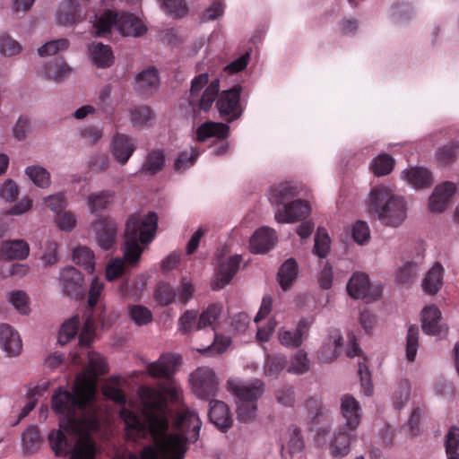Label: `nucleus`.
Wrapping results in <instances>:
<instances>
[{"instance_id": "1", "label": "nucleus", "mask_w": 459, "mask_h": 459, "mask_svg": "<svg viewBox=\"0 0 459 459\" xmlns=\"http://www.w3.org/2000/svg\"><path fill=\"white\" fill-rule=\"evenodd\" d=\"M96 388L93 383L84 377L78 376L69 392L58 387L52 397V407L60 416L58 430L48 434V442L56 456L69 459H93L95 446L88 429L94 425L93 417H85L86 410H91Z\"/></svg>"}, {"instance_id": "2", "label": "nucleus", "mask_w": 459, "mask_h": 459, "mask_svg": "<svg viewBox=\"0 0 459 459\" xmlns=\"http://www.w3.org/2000/svg\"><path fill=\"white\" fill-rule=\"evenodd\" d=\"M181 388L174 382L160 386V390L151 387H141L139 394L143 407L144 420L123 407L120 417L125 422V431L128 439L135 441L138 438L151 437L153 441L165 440L169 426V411L166 397L172 402H178L181 395Z\"/></svg>"}, {"instance_id": "3", "label": "nucleus", "mask_w": 459, "mask_h": 459, "mask_svg": "<svg viewBox=\"0 0 459 459\" xmlns=\"http://www.w3.org/2000/svg\"><path fill=\"white\" fill-rule=\"evenodd\" d=\"M158 216L149 212L146 216L132 214L126 221L125 230L124 260L115 258L106 267V278L111 281L118 278L124 272L125 262L134 265L140 260L143 248L139 243L149 244L156 235Z\"/></svg>"}, {"instance_id": "4", "label": "nucleus", "mask_w": 459, "mask_h": 459, "mask_svg": "<svg viewBox=\"0 0 459 459\" xmlns=\"http://www.w3.org/2000/svg\"><path fill=\"white\" fill-rule=\"evenodd\" d=\"M174 433L165 440L155 441V446H146L140 454L141 459H184L186 443H195L202 428L198 414L189 408L183 409L178 415Z\"/></svg>"}, {"instance_id": "5", "label": "nucleus", "mask_w": 459, "mask_h": 459, "mask_svg": "<svg viewBox=\"0 0 459 459\" xmlns=\"http://www.w3.org/2000/svg\"><path fill=\"white\" fill-rule=\"evenodd\" d=\"M368 212L376 214L380 222L396 228L406 219V202L387 186L373 187L368 195Z\"/></svg>"}, {"instance_id": "6", "label": "nucleus", "mask_w": 459, "mask_h": 459, "mask_svg": "<svg viewBox=\"0 0 459 459\" xmlns=\"http://www.w3.org/2000/svg\"><path fill=\"white\" fill-rule=\"evenodd\" d=\"M227 385L229 391L236 399L238 420L244 423L252 421L256 415L257 401L264 393L263 381L230 379Z\"/></svg>"}, {"instance_id": "7", "label": "nucleus", "mask_w": 459, "mask_h": 459, "mask_svg": "<svg viewBox=\"0 0 459 459\" xmlns=\"http://www.w3.org/2000/svg\"><path fill=\"white\" fill-rule=\"evenodd\" d=\"M219 91V79H214L209 83L208 73L200 74L191 81L188 103L194 111L198 108L207 112L212 108Z\"/></svg>"}, {"instance_id": "8", "label": "nucleus", "mask_w": 459, "mask_h": 459, "mask_svg": "<svg viewBox=\"0 0 459 459\" xmlns=\"http://www.w3.org/2000/svg\"><path fill=\"white\" fill-rule=\"evenodd\" d=\"M222 312V307L220 304H210L202 311L199 316V326L202 328L212 327L214 331V341L212 344L203 350L198 351L207 356H213L224 352L230 345V339L224 336H219L215 333V326Z\"/></svg>"}, {"instance_id": "9", "label": "nucleus", "mask_w": 459, "mask_h": 459, "mask_svg": "<svg viewBox=\"0 0 459 459\" xmlns=\"http://www.w3.org/2000/svg\"><path fill=\"white\" fill-rule=\"evenodd\" d=\"M193 394L201 400L209 401L219 391V380L212 368L198 367L189 376Z\"/></svg>"}, {"instance_id": "10", "label": "nucleus", "mask_w": 459, "mask_h": 459, "mask_svg": "<svg viewBox=\"0 0 459 459\" xmlns=\"http://www.w3.org/2000/svg\"><path fill=\"white\" fill-rule=\"evenodd\" d=\"M241 91L242 87L238 84L230 90L223 91L217 97L216 108L220 117L227 122L230 123L237 120L243 113V108L240 104Z\"/></svg>"}, {"instance_id": "11", "label": "nucleus", "mask_w": 459, "mask_h": 459, "mask_svg": "<svg viewBox=\"0 0 459 459\" xmlns=\"http://www.w3.org/2000/svg\"><path fill=\"white\" fill-rule=\"evenodd\" d=\"M347 290L353 299H361L369 303L378 299L382 295L380 286L369 283L368 275L363 273H355L347 284Z\"/></svg>"}, {"instance_id": "12", "label": "nucleus", "mask_w": 459, "mask_h": 459, "mask_svg": "<svg viewBox=\"0 0 459 459\" xmlns=\"http://www.w3.org/2000/svg\"><path fill=\"white\" fill-rule=\"evenodd\" d=\"M358 439L357 429L338 426L329 444V452L333 458H343L351 452V446Z\"/></svg>"}, {"instance_id": "13", "label": "nucleus", "mask_w": 459, "mask_h": 459, "mask_svg": "<svg viewBox=\"0 0 459 459\" xmlns=\"http://www.w3.org/2000/svg\"><path fill=\"white\" fill-rule=\"evenodd\" d=\"M91 228L101 249L109 250L113 247L117 233V224L112 218L97 216L91 222Z\"/></svg>"}, {"instance_id": "14", "label": "nucleus", "mask_w": 459, "mask_h": 459, "mask_svg": "<svg viewBox=\"0 0 459 459\" xmlns=\"http://www.w3.org/2000/svg\"><path fill=\"white\" fill-rule=\"evenodd\" d=\"M181 359L178 353H163L156 361L149 363L146 369L152 377L171 380L177 367L181 364Z\"/></svg>"}, {"instance_id": "15", "label": "nucleus", "mask_w": 459, "mask_h": 459, "mask_svg": "<svg viewBox=\"0 0 459 459\" xmlns=\"http://www.w3.org/2000/svg\"><path fill=\"white\" fill-rule=\"evenodd\" d=\"M136 150L134 139L125 134H116L110 143V152L120 165H126Z\"/></svg>"}, {"instance_id": "16", "label": "nucleus", "mask_w": 459, "mask_h": 459, "mask_svg": "<svg viewBox=\"0 0 459 459\" xmlns=\"http://www.w3.org/2000/svg\"><path fill=\"white\" fill-rule=\"evenodd\" d=\"M159 71L150 66L139 72L134 77V89L142 96L149 97L160 87Z\"/></svg>"}, {"instance_id": "17", "label": "nucleus", "mask_w": 459, "mask_h": 459, "mask_svg": "<svg viewBox=\"0 0 459 459\" xmlns=\"http://www.w3.org/2000/svg\"><path fill=\"white\" fill-rule=\"evenodd\" d=\"M421 326L428 335L442 337L447 333V327L441 324V312L435 305L422 310Z\"/></svg>"}, {"instance_id": "18", "label": "nucleus", "mask_w": 459, "mask_h": 459, "mask_svg": "<svg viewBox=\"0 0 459 459\" xmlns=\"http://www.w3.org/2000/svg\"><path fill=\"white\" fill-rule=\"evenodd\" d=\"M341 414L344 419L342 427H349L358 429L362 418V411L359 403L351 394H344L341 398Z\"/></svg>"}, {"instance_id": "19", "label": "nucleus", "mask_w": 459, "mask_h": 459, "mask_svg": "<svg viewBox=\"0 0 459 459\" xmlns=\"http://www.w3.org/2000/svg\"><path fill=\"white\" fill-rule=\"evenodd\" d=\"M60 283L63 291L77 299L83 293V277L81 272L73 266H67L60 272Z\"/></svg>"}, {"instance_id": "20", "label": "nucleus", "mask_w": 459, "mask_h": 459, "mask_svg": "<svg viewBox=\"0 0 459 459\" xmlns=\"http://www.w3.org/2000/svg\"><path fill=\"white\" fill-rule=\"evenodd\" d=\"M241 263V255H235L221 261L219 264L216 280L212 282L213 290H219L230 284L232 278L238 271Z\"/></svg>"}, {"instance_id": "21", "label": "nucleus", "mask_w": 459, "mask_h": 459, "mask_svg": "<svg viewBox=\"0 0 459 459\" xmlns=\"http://www.w3.org/2000/svg\"><path fill=\"white\" fill-rule=\"evenodd\" d=\"M117 30L122 36L141 37L147 32V26L136 15L126 12L119 13L117 21Z\"/></svg>"}, {"instance_id": "22", "label": "nucleus", "mask_w": 459, "mask_h": 459, "mask_svg": "<svg viewBox=\"0 0 459 459\" xmlns=\"http://www.w3.org/2000/svg\"><path fill=\"white\" fill-rule=\"evenodd\" d=\"M310 212L308 204L300 199L291 201L282 208H277L275 219L281 223H290L306 217Z\"/></svg>"}, {"instance_id": "23", "label": "nucleus", "mask_w": 459, "mask_h": 459, "mask_svg": "<svg viewBox=\"0 0 459 459\" xmlns=\"http://www.w3.org/2000/svg\"><path fill=\"white\" fill-rule=\"evenodd\" d=\"M342 336L338 329H331L325 338L321 351L318 353V360L322 363H329L335 359L342 352Z\"/></svg>"}, {"instance_id": "24", "label": "nucleus", "mask_w": 459, "mask_h": 459, "mask_svg": "<svg viewBox=\"0 0 459 459\" xmlns=\"http://www.w3.org/2000/svg\"><path fill=\"white\" fill-rule=\"evenodd\" d=\"M276 240L277 235L274 230L261 227L250 238V251L255 254H264L274 247Z\"/></svg>"}, {"instance_id": "25", "label": "nucleus", "mask_w": 459, "mask_h": 459, "mask_svg": "<svg viewBox=\"0 0 459 459\" xmlns=\"http://www.w3.org/2000/svg\"><path fill=\"white\" fill-rule=\"evenodd\" d=\"M56 22L60 25L69 26L82 20V8L77 0H63L56 13Z\"/></svg>"}, {"instance_id": "26", "label": "nucleus", "mask_w": 459, "mask_h": 459, "mask_svg": "<svg viewBox=\"0 0 459 459\" xmlns=\"http://www.w3.org/2000/svg\"><path fill=\"white\" fill-rule=\"evenodd\" d=\"M209 419L222 432L228 431L232 426V418L228 405L219 400L211 399Z\"/></svg>"}, {"instance_id": "27", "label": "nucleus", "mask_w": 459, "mask_h": 459, "mask_svg": "<svg viewBox=\"0 0 459 459\" xmlns=\"http://www.w3.org/2000/svg\"><path fill=\"white\" fill-rule=\"evenodd\" d=\"M401 177L415 189L428 188L433 184L431 171L423 167H410L403 169Z\"/></svg>"}, {"instance_id": "28", "label": "nucleus", "mask_w": 459, "mask_h": 459, "mask_svg": "<svg viewBox=\"0 0 459 459\" xmlns=\"http://www.w3.org/2000/svg\"><path fill=\"white\" fill-rule=\"evenodd\" d=\"M299 193V187L292 182H282L271 188L269 201L271 204L280 208L289 204L290 200L298 196Z\"/></svg>"}, {"instance_id": "29", "label": "nucleus", "mask_w": 459, "mask_h": 459, "mask_svg": "<svg viewBox=\"0 0 459 459\" xmlns=\"http://www.w3.org/2000/svg\"><path fill=\"white\" fill-rule=\"evenodd\" d=\"M455 191V186L451 182L437 186L429 197L430 211L437 213L445 211Z\"/></svg>"}, {"instance_id": "30", "label": "nucleus", "mask_w": 459, "mask_h": 459, "mask_svg": "<svg viewBox=\"0 0 459 459\" xmlns=\"http://www.w3.org/2000/svg\"><path fill=\"white\" fill-rule=\"evenodd\" d=\"M0 347L8 356L18 355L22 349V341L14 329L7 325H0Z\"/></svg>"}, {"instance_id": "31", "label": "nucleus", "mask_w": 459, "mask_h": 459, "mask_svg": "<svg viewBox=\"0 0 459 459\" xmlns=\"http://www.w3.org/2000/svg\"><path fill=\"white\" fill-rule=\"evenodd\" d=\"M165 162L164 152L160 149H152L145 155L140 172L149 176L156 175L164 169Z\"/></svg>"}, {"instance_id": "32", "label": "nucleus", "mask_w": 459, "mask_h": 459, "mask_svg": "<svg viewBox=\"0 0 459 459\" xmlns=\"http://www.w3.org/2000/svg\"><path fill=\"white\" fill-rule=\"evenodd\" d=\"M89 54L92 63L98 68H107L114 63L113 52L108 45L100 42L92 43L89 47Z\"/></svg>"}, {"instance_id": "33", "label": "nucleus", "mask_w": 459, "mask_h": 459, "mask_svg": "<svg viewBox=\"0 0 459 459\" xmlns=\"http://www.w3.org/2000/svg\"><path fill=\"white\" fill-rule=\"evenodd\" d=\"M30 247L25 240L16 239L4 241L1 247L2 257L9 260H24L28 257Z\"/></svg>"}, {"instance_id": "34", "label": "nucleus", "mask_w": 459, "mask_h": 459, "mask_svg": "<svg viewBox=\"0 0 459 459\" xmlns=\"http://www.w3.org/2000/svg\"><path fill=\"white\" fill-rule=\"evenodd\" d=\"M229 131L230 127L226 124L208 121L196 129V139L199 142H205L211 137L224 139L228 136Z\"/></svg>"}, {"instance_id": "35", "label": "nucleus", "mask_w": 459, "mask_h": 459, "mask_svg": "<svg viewBox=\"0 0 459 459\" xmlns=\"http://www.w3.org/2000/svg\"><path fill=\"white\" fill-rule=\"evenodd\" d=\"M444 267L438 262L428 271L422 281L423 290L430 295L437 294L443 284Z\"/></svg>"}, {"instance_id": "36", "label": "nucleus", "mask_w": 459, "mask_h": 459, "mask_svg": "<svg viewBox=\"0 0 459 459\" xmlns=\"http://www.w3.org/2000/svg\"><path fill=\"white\" fill-rule=\"evenodd\" d=\"M115 195L113 190H102L90 194L87 196L89 212L91 214H97L107 209L113 202Z\"/></svg>"}, {"instance_id": "37", "label": "nucleus", "mask_w": 459, "mask_h": 459, "mask_svg": "<svg viewBox=\"0 0 459 459\" xmlns=\"http://www.w3.org/2000/svg\"><path fill=\"white\" fill-rule=\"evenodd\" d=\"M303 407L306 410V418L310 424H319L326 418L327 411L317 397L307 398Z\"/></svg>"}, {"instance_id": "38", "label": "nucleus", "mask_w": 459, "mask_h": 459, "mask_svg": "<svg viewBox=\"0 0 459 459\" xmlns=\"http://www.w3.org/2000/svg\"><path fill=\"white\" fill-rule=\"evenodd\" d=\"M129 116L133 126L138 128L151 126L155 120L154 113L148 106H138L131 108Z\"/></svg>"}, {"instance_id": "39", "label": "nucleus", "mask_w": 459, "mask_h": 459, "mask_svg": "<svg viewBox=\"0 0 459 459\" xmlns=\"http://www.w3.org/2000/svg\"><path fill=\"white\" fill-rule=\"evenodd\" d=\"M298 275V264L294 258L287 259L278 272L279 283L283 290H287L296 280Z\"/></svg>"}, {"instance_id": "40", "label": "nucleus", "mask_w": 459, "mask_h": 459, "mask_svg": "<svg viewBox=\"0 0 459 459\" xmlns=\"http://www.w3.org/2000/svg\"><path fill=\"white\" fill-rule=\"evenodd\" d=\"M41 439L38 428L30 426L22 435V445L24 455L35 454L40 446Z\"/></svg>"}, {"instance_id": "41", "label": "nucleus", "mask_w": 459, "mask_h": 459, "mask_svg": "<svg viewBox=\"0 0 459 459\" xmlns=\"http://www.w3.org/2000/svg\"><path fill=\"white\" fill-rule=\"evenodd\" d=\"M198 312L194 309L186 310L178 318V330L184 334H190L194 332L202 330L199 326Z\"/></svg>"}, {"instance_id": "42", "label": "nucleus", "mask_w": 459, "mask_h": 459, "mask_svg": "<svg viewBox=\"0 0 459 459\" xmlns=\"http://www.w3.org/2000/svg\"><path fill=\"white\" fill-rule=\"evenodd\" d=\"M25 175L39 188H48L51 184L48 170L39 165L29 166L25 169Z\"/></svg>"}, {"instance_id": "43", "label": "nucleus", "mask_w": 459, "mask_h": 459, "mask_svg": "<svg viewBox=\"0 0 459 459\" xmlns=\"http://www.w3.org/2000/svg\"><path fill=\"white\" fill-rule=\"evenodd\" d=\"M73 261L84 267L89 273H92L95 267L93 252L87 247L79 246L73 250Z\"/></svg>"}, {"instance_id": "44", "label": "nucleus", "mask_w": 459, "mask_h": 459, "mask_svg": "<svg viewBox=\"0 0 459 459\" xmlns=\"http://www.w3.org/2000/svg\"><path fill=\"white\" fill-rule=\"evenodd\" d=\"M287 366V358L282 354L267 355L264 359V372L267 377H276Z\"/></svg>"}, {"instance_id": "45", "label": "nucleus", "mask_w": 459, "mask_h": 459, "mask_svg": "<svg viewBox=\"0 0 459 459\" xmlns=\"http://www.w3.org/2000/svg\"><path fill=\"white\" fill-rule=\"evenodd\" d=\"M119 18V13L110 10L105 11L100 16L97 17L94 26L97 30V34L102 36L110 31L112 27L117 29V21Z\"/></svg>"}, {"instance_id": "46", "label": "nucleus", "mask_w": 459, "mask_h": 459, "mask_svg": "<svg viewBox=\"0 0 459 459\" xmlns=\"http://www.w3.org/2000/svg\"><path fill=\"white\" fill-rule=\"evenodd\" d=\"M445 448L447 459H459V427L449 428L445 436Z\"/></svg>"}, {"instance_id": "47", "label": "nucleus", "mask_w": 459, "mask_h": 459, "mask_svg": "<svg viewBox=\"0 0 459 459\" xmlns=\"http://www.w3.org/2000/svg\"><path fill=\"white\" fill-rule=\"evenodd\" d=\"M164 13L172 18H182L187 13L185 0H158Z\"/></svg>"}, {"instance_id": "48", "label": "nucleus", "mask_w": 459, "mask_h": 459, "mask_svg": "<svg viewBox=\"0 0 459 459\" xmlns=\"http://www.w3.org/2000/svg\"><path fill=\"white\" fill-rule=\"evenodd\" d=\"M155 300L159 305L165 307L176 302L177 291L171 285L166 282H160L154 291Z\"/></svg>"}, {"instance_id": "49", "label": "nucleus", "mask_w": 459, "mask_h": 459, "mask_svg": "<svg viewBox=\"0 0 459 459\" xmlns=\"http://www.w3.org/2000/svg\"><path fill=\"white\" fill-rule=\"evenodd\" d=\"M278 339L282 346L288 348H298L303 342V338L299 330L285 327H281L278 330Z\"/></svg>"}, {"instance_id": "50", "label": "nucleus", "mask_w": 459, "mask_h": 459, "mask_svg": "<svg viewBox=\"0 0 459 459\" xmlns=\"http://www.w3.org/2000/svg\"><path fill=\"white\" fill-rule=\"evenodd\" d=\"M420 271L418 262L407 261L396 272V281L402 284L409 283Z\"/></svg>"}, {"instance_id": "51", "label": "nucleus", "mask_w": 459, "mask_h": 459, "mask_svg": "<svg viewBox=\"0 0 459 459\" xmlns=\"http://www.w3.org/2000/svg\"><path fill=\"white\" fill-rule=\"evenodd\" d=\"M394 165V160L390 155L381 154L372 160L370 169L376 176L380 177L389 174L393 170Z\"/></svg>"}, {"instance_id": "52", "label": "nucleus", "mask_w": 459, "mask_h": 459, "mask_svg": "<svg viewBox=\"0 0 459 459\" xmlns=\"http://www.w3.org/2000/svg\"><path fill=\"white\" fill-rule=\"evenodd\" d=\"M72 68L62 60H55L45 70L46 76L55 81H61L70 75Z\"/></svg>"}, {"instance_id": "53", "label": "nucleus", "mask_w": 459, "mask_h": 459, "mask_svg": "<svg viewBox=\"0 0 459 459\" xmlns=\"http://www.w3.org/2000/svg\"><path fill=\"white\" fill-rule=\"evenodd\" d=\"M459 151L457 143H448L436 152V160L439 166H447L454 162L455 156Z\"/></svg>"}, {"instance_id": "54", "label": "nucleus", "mask_w": 459, "mask_h": 459, "mask_svg": "<svg viewBox=\"0 0 459 459\" xmlns=\"http://www.w3.org/2000/svg\"><path fill=\"white\" fill-rule=\"evenodd\" d=\"M130 319L137 325H145L152 322V311L143 305H133L128 307Z\"/></svg>"}, {"instance_id": "55", "label": "nucleus", "mask_w": 459, "mask_h": 459, "mask_svg": "<svg viewBox=\"0 0 459 459\" xmlns=\"http://www.w3.org/2000/svg\"><path fill=\"white\" fill-rule=\"evenodd\" d=\"M79 325V317L77 316H74L63 324L58 334V343L65 345L74 339L77 334Z\"/></svg>"}, {"instance_id": "56", "label": "nucleus", "mask_w": 459, "mask_h": 459, "mask_svg": "<svg viewBox=\"0 0 459 459\" xmlns=\"http://www.w3.org/2000/svg\"><path fill=\"white\" fill-rule=\"evenodd\" d=\"M330 238L324 228H318L316 237L313 253L320 258H325L330 251Z\"/></svg>"}, {"instance_id": "57", "label": "nucleus", "mask_w": 459, "mask_h": 459, "mask_svg": "<svg viewBox=\"0 0 459 459\" xmlns=\"http://www.w3.org/2000/svg\"><path fill=\"white\" fill-rule=\"evenodd\" d=\"M420 330L416 325H411L408 328L406 339V358L412 362L415 359L419 347Z\"/></svg>"}, {"instance_id": "58", "label": "nucleus", "mask_w": 459, "mask_h": 459, "mask_svg": "<svg viewBox=\"0 0 459 459\" xmlns=\"http://www.w3.org/2000/svg\"><path fill=\"white\" fill-rule=\"evenodd\" d=\"M309 370L307 354L303 350H299L291 359L288 372L295 375H303Z\"/></svg>"}, {"instance_id": "59", "label": "nucleus", "mask_w": 459, "mask_h": 459, "mask_svg": "<svg viewBox=\"0 0 459 459\" xmlns=\"http://www.w3.org/2000/svg\"><path fill=\"white\" fill-rule=\"evenodd\" d=\"M411 394V384L407 379H402L396 385L394 393V405L401 410L404 407Z\"/></svg>"}, {"instance_id": "60", "label": "nucleus", "mask_w": 459, "mask_h": 459, "mask_svg": "<svg viewBox=\"0 0 459 459\" xmlns=\"http://www.w3.org/2000/svg\"><path fill=\"white\" fill-rule=\"evenodd\" d=\"M199 156V152L192 148L191 152H182L175 160L174 169L178 172H183L195 164Z\"/></svg>"}, {"instance_id": "61", "label": "nucleus", "mask_w": 459, "mask_h": 459, "mask_svg": "<svg viewBox=\"0 0 459 459\" xmlns=\"http://www.w3.org/2000/svg\"><path fill=\"white\" fill-rule=\"evenodd\" d=\"M276 401L285 407H292L296 402L295 388L290 385H284L275 391Z\"/></svg>"}, {"instance_id": "62", "label": "nucleus", "mask_w": 459, "mask_h": 459, "mask_svg": "<svg viewBox=\"0 0 459 459\" xmlns=\"http://www.w3.org/2000/svg\"><path fill=\"white\" fill-rule=\"evenodd\" d=\"M69 47V41L66 39H58L51 40L41 46L38 49V54L40 56L55 55L59 51L65 50Z\"/></svg>"}, {"instance_id": "63", "label": "nucleus", "mask_w": 459, "mask_h": 459, "mask_svg": "<svg viewBox=\"0 0 459 459\" xmlns=\"http://www.w3.org/2000/svg\"><path fill=\"white\" fill-rule=\"evenodd\" d=\"M44 203L56 214H60L67 206L66 196L63 192L45 197Z\"/></svg>"}, {"instance_id": "64", "label": "nucleus", "mask_w": 459, "mask_h": 459, "mask_svg": "<svg viewBox=\"0 0 459 459\" xmlns=\"http://www.w3.org/2000/svg\"><path fill=\"white\" fill-rule=\"evenodd\" d=\"M290 455L300 453L304 448V440L301 431L299 428L294 427L290 430L289 440L286 446Z\"/></svg>"}]
</instances>
